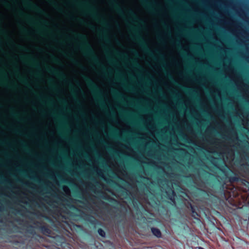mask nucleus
Wrapping results in <instances>:
<instances>
[{
    "mask_svg": "<svg viewBox=\"0 0 249 249\" xmlns=\"http://www.w3.org/2000/svg\"><path fill=\"white\" fill-rule=\"evenodd\" d=\"M107 148L109 152L114 153L115 155L117 156L119 155V153L116 151L113 150L110 147L107 146Z\"/></svg>",
    "mask_w": 249,
    "mask_h": 249,
    "instance_id": "23",
    "label": "nucleus"
},
{
    "mask_svg": "<svg viewBox=\"0 0 249 249\" xmlns=\"http://www.w3.org/2000/svg\"><path fill=\"white\" fill-rule=\"evenodd\" d=\"M98 159H99V160H101L102 161H103V159L101 157H98Z\"/></svg>",
    "mask_w": 249,
    "mask_h": 249,
    "instance_id": "46",
    "label": "nucleus"
},
{
    "mask_svg": "<svg viewBox=\"0 0 249 249\" xmlns=\"http://www.w3.org/2000/svg\"><path fill=\"white\" fill-rule=\"evenodd\" d=\"M128 89H130V90H132V89H132V88H131V87H129V88H128Z\"/></svg>",
    "mask_w": 249,
    "mask_h": 249,
    "instance_id": "53",
    "label": "nucleus"
},
{
    "mask_svg": "<svg viewBox=\"0 0 249 249\" xmlns=\"http://www.w3.org/2000/svg\"><path fill=\"white\" fill-rule=\"evenodd\" d=\"M98 234L102 237H105L106 236L105 231L101 228H99L98 229Z\"/></svg>",
    "mask_w": 249,
    "mask_h": 249,
    "instance_id": "20",
    "label": "nucleus"
},
{
    "mask_svg": "<svg viewBox=\"0 0 249 249\" xmlns=\"http://www.w3.org/2000/svg\"><path fill=\"white\" fill-rule=\"evenodd\" d=\"M233 173V175H229L228 174L226 175V178H228L229 179V181L231 183H234L235 182H237L239 181H241L242 183L246 185V184H249V182L247 181L245 179H241L237 174L235 173Z\"/></svg>",
    "mask_w": 249,
    "mask_h": 249,
    "instance_id": "5",
    "label": "nucleus"
},
{
    "mask_svg": "<svg viewBox=\"0 0 249 249\" xmlns=\"http://www.w3.org/2000/svg\"><path fill=\"white\" fill-rule=\"evenodd\" d=\"M103 198H104L106 200H108L110 201H111V200L114 201H116V200L115 199L111 198L110 196H107V195L103 196Z\"/></svg>",
    "mask_w": 249,
    "mask_h": 249,
    "instance_id": "24",
    "label": "nucleus"
},
{
    "mask_svg": "<svg viewBox=\"0 0 249 249\" xmlns=\"http://www.w3.org/2000/svg\"><path fill=\"white\" fill-rule=\"evenodd\" d=\"M61 102L63 103H65V102L64 100L61 101Z\"/></svg>",
    "mask_w": 249,
    "mask_h": 249,
    "instance_id": "56",
    "label": "nucleus"
},
{
    "mask_svg": "<svg viewBox=\"0 0 249 249\" xmlns=\"http://www.w3.org/2000/svg\"><path fill=\"white\" fill-rule=\"evenodd\" d=\"M101 142L103 143V144H106L105 142L104 141H101Z\"/></svg>",
    "mask_w": 249,
    "mask_h": 249,
    "instance_id": "48",
    "label": "nucleus"
},
{
    "mask_svg": "<svg viewBox=\"0 0 249 249\" xmlns=\"http://www.w3.org/2000/svg\"><path fill=\"white\" fill-rule=\"evenodd\" d=\"M64 55L65 56H67V53H64Z\"/></svg>",
    "mask_w": 249,
    "mask_h": 249,
    "instance_id": "55",
    "label": "nucleus"
},
{
    "mask_svg": "<svg viewBox=\"0 0 249 249\" xmlns=\"http://www.w3.org/2000/svg\"><path fill=\"white\" fill-rule=\"evenodd\" d=\"M52 87L53 89H55V87L54 85H53Z\"/></svg>",
    "mask_w": 249,
    "mask_h": 249,
    "instance_id": "51",
    "label": "nucleus"
},
{
    "mask_svg": "<svg viewBox=\"0 0 249 249\" xmlns=\"http://www.w3.org/2000/svg\"><path fill=\"white\" fill-rule=\"evenodd\" d=\"M174 82L176 84L177 83V82H176L175 81H174Z\"/></svg>",
    "mask_w": 249,
    "mask_h": 249,
    "instance_id": "60",
    "label": "nucleus"
},
{
    "mask_svg": "<svg viewBox=\"0 0 249 249\" xmlns=\"http://www.w3.org/2000/svg\"><path fill=\"white\" fill-rule=\"evenodd\" d=\"M48 100L47 103L48 104H51L52 103V100H50L49 98H47Z\"/></svg>",
    "mask_w": 249,
    "mask_h": 249,
    "instance_id": "39",
    "label": "nucleus"
},
{
    "mask_svg": "<svg viewBox=\"0 0 249 249\" xmlns=\"http://www.w3.org/2000/svg\"><path fill=\"white\" fill-rule=\"evenodd\" d=\"M133 52L136 55H138V53L135 51H133Z\"/></svg>",
    "mask_w": 249,
    "mask_h": 249,
    "instance_id": "47",
    "label": "nucleus"
},
{
    "mask_svg": "<svg viewBox=\"0 0 249 249\" xmlns=\"http://www.w3.org/2000/svg\"><path fill=\"white\" fill-rule=\"evenodd\" d=\"M98 31L100 33L101 36L102 38H105L107 41V36L106 35V32L104 30H99Z\"/></svg>",
    "mask_w": 249,
    "mask_h": 249,
    "instance_id": "19",
    "label": "nucleus"
},
{
    "mask_svg": "<svg viewBox=\"0 0 249 249\" xmlns=\"http://www.w3.org/2000/svg\"><path fill=\"white\" fill-rule=\"evenodd\" d=\"M19 79L21 83L25 84H27V79L26 78L22 77H20L19 78Z\"/></svg>",
    "mask_w": 249,
    "mask_h": 249,
    "instance_id": "26",
    "label": "nucleus"
},
{
    "mask_svg": "<svg viewBox=\"0 0 249 249\" xmlns=\"http://www.w3.org/2000/svg\"><path fill=\"white\" fill-rule=\"evenodd\" d=\"M52 59L53 61L56 64H59L60 63L59 60L54 56H52Z\"/></svg>",
    "mask_w": 249,
    "mask_h": 249,
    "instance_id": "25",
    "label": "nucleus"
},
{
    "mask_svg": "<svg viewBox=\"0 0 249 249\" xmlns=\"http://www.w3.org/2000/svg\"><path fill=\"white\" fill-rule=\"evenodd\" d=\"M151 231L153 234L157 238H160L161 237V232L159 229L152 227L151 228Z\"/></svg>",
    "mask_w": 249,
    "mask_h": 249,
    "instance_id": "14",
    "label": "nucleus"
},
{
    "mask_svg": "<svg viewBox=\"0 0 249 249\" xmlns=\"http://www.w3.org/2000/svg\"><path fill=\"white\" fill-rule=\"evenodd\" d=\"M110 181H111V182H112V183H115V184L117 186H118L119 188H121V189H124V188L123 186H122L120 185L119 184H117V183H115V182H114L113 180H110Z\"/></svg>",
    "mask_w": 249,
    "mask_h": 249,
    "instance_id": "32",
    "label": "nucleus"
},
{
    "mask_svg": "<svg viewBox=\"0 0 249 249\" xmlns=\"http://www.w3.org/2000/svg\"><path fill=\"white\" fill-rule=\"evenodd\" d=\"M132 31L134 34L132 35V38L134 40H136L143 48V50L146 52L149 55H152V53L151 51L147 47L145 41L143 38L139 36L136 32V30L134 28H132Z\"/></svg>",
    "mask_w": 249,
    "mask_h": 249,
    "instance_id": "2",
    "label": "nucleus"
},
{
    "mask_svg": "<svg viewBox=\"0 0 249 249\" xmlns=\"http://www.w3.org/2000/svg\"><path fill=\"white\" fill-rule=\"evenodd\" d=\"M43 23L44 24H47V22H45V21H43Z\"/></svg>",
    "mask_w": 249,
    "mask_h": 249,
    "instance_id": "54",
    "label": "nucleus"
},
{
    "mask_svg": "<svg viewBox=\"0 0 249 249\" xmlns=\"http://www.w3.org/2000/svg\"><path fill=\"white\" fill-rule=\"evenodd\" d=\"M1 33L2 34H5V31H4L3 30H2V31H1Z\"/></svg>",
    "mask_w": 249,
    "mask_h": 249,
    "instance_id": "50",
    "label": "nucleus"
},
{
    "mask_svg": "<svg viewBox=\"0 0 249 249\" xmlns=\"http://www.w3.org/2000/svg\"><path fill=\"white\" fill-rule=\"evenodd\" d=\"M134 66L136 67H138V68H140V66L139 65L136 63V62H135L134 64H133Z\"/></svg>",
    "mask_w": 249,
    "mask_h": 249,
    "instance_id": "37",
    "label": "nucleus"
},
{
    "mask_svg": "<svg viewBox=\"0 0 249 249\" xmlns=\"http://www.w3.org/2000/svg\"><path fill=\"white\" fill-rule=\"evenodd\" d=\"M159 55H160V57L161 59H163V56L162 54H161V53H160V54H159Z\"/></svg>",
    "mask_w": 249,
    "mask_h": 249,
    "instance_id": "43",
    "label": "nucleus"
},
{
    "mask_svg": "<svg viewBox=\"0 0 249 249\" xmlns=\"http://www.w3.org/2000/svg\"><path fill=\"white\" fill-rule=\"evenodd\" d=\"M18 47L21 50H23V51H27V50L26 49V48L22 46H21V45H18Z\"/></svg>",
    "mask_w": 249,
    "mask_h": 249,
    "instance_id": "31",
    "label": "nucleus"
},
{
    "mask_svg": "<svg viewBox=\"0 0 249 249\" xmlns=\"http://www.w3.org/2000/svg\"><path fill=\"white\" fill-rule=\"evenodd\" d=\"M100 22L101 24L105 27H108V23L105 20L104 18H102V19L100 20Z\"/></svg>",
    "mask_w": 249,
    "mask_h": 249,
    "instance_id": "22",
    "label": "nucleus"
},
{
    "mask_svg": "<svg viewBox=\"0 0 249 249\" xmlns=\"http://www.w3.org/2000/svg\"><path fill=\"white\" fill-rule=\"evenodd\" d=\"M53 4L54 5V7H55V8L56 9H57L59 12H61L62 11V9L61 8H60L56 3H53Z\"/></svg>",
    "mask_w": 249,
    "mask_h": 249,
    "instance_id": "27",
    "label": "nucleus"
},
{
    "mask_svg": "<svg viewBox=\"0 0 249 249\" xmlns=\"http://www.w3.org/2000/svg\"><path fill=\"white\" fill-rule=\"evenodd\" d=\"M175 44H178V42H175Z\"/></svg>",
    "mask_w": 249,
    "mask_h": 249,
    "instance_id": "58",
    "label": "nucleus"
},
{
    "mask_svg": "<svg viewBox=\"0 0 249 249\" xmlns=\"http://www.w3.org/2000/svg\"><path fill=\"white\" fill-rule=\"evenodd\" d=\"M23 32L24 33H25V34H28L29 33L28 31L27 30L25 29H23Z\"/></svg>",
    "mask_w": 249,
    "mask_h": 249,
    "instance_id": "38",
    "label": "nucleus"
},
{
    "mask_svg": "<svg viewBox=\"0 0 249 249\" xmlns=\"http://www.w3.org/2000/svg\"><path fill=\"white\" fill-rule=\"evenodd\" d=\"M36 225V228L39 229L41 232L45 235H49L51 233V230L49 228L48 226L45 225H42V223L40 222H36L34 223Z\"/></svg>",
    "mask_w": 249,
    "mask_h": 249,
    "instance_id": "6",
    "label": "nucleus"
},
{
    "mask_svg": "<svg viewBox=\"0 0 249 249\" xmlns=\"http://www.w3.org/2000/svg\"><path fill=\"white\" fill-rule=\"evenodd\" d=\"M16 86L15 85H13L12 86H9V87L10 88H15Z\"/></svg>",
    "mask_w": 249,
    "mask_h": 249,
    "instance_id": "42",
    "label": "nucleus"
},
{
    "mask_svg": "<svg viewBox=\"0 0 249 249\" xmlns=\"http://www.w3.org/2000/svg\"><path fill=\"white\" fill-rule=\"evenodd\" d=\"M113 92H114V94H115L118 97H123V96L121 94H120L119 92L116 91V90L113 91Z\"/></svg>",
    "mask_w": 249,
    "mask_h": 249,
    "instance_id": "29",
    "label": "nucleus"
},
{
    "mask_svg": "<svg viewBox=\"0 0 249 249\" xmlns=\"http://www.w3.org/2000/svg\"><path fill=\"white\" fill-rule=\"evenodd\" d=\"M118 178H120V179H123L122 178H120V177H118Z\"/></svg>",
    "mask_w": 249,
    "mask_h": 249,
    "instance_id": "57",
    "label": "nucleus"
},
{
    "mask_svg": "<svg viewBox=\"0 0 249 249\" xmlns=\"http://www.w3.org/2000/svg\"><path fill=\"white\" fill-rule=\"evenodd\" d=\"M23 3L28 8L32 9L41 14L45 13L37 4L32 2L30 0H22Z\"/></svg>",
    "mask_w": 249,
    "mask_h": 249,
    "instance_id": "4",
    "label": "nucleus"
},
{
    "mask_svg": "<svg viewBox=\"0 0 249 249\" xmlns=\"http://www.w3.org/2000/svg\"><path fill=\"white\" fill-rule=\"evenodd\" d=\"M2 4L3 5L9 7L10 5L8 4V3L5 1H2Z\"/></svg>",
    "mask_w": 249,
    "mask_h": 249,
    "instance_id": "33",
    "label": "nucleus"
},
{
    "mask_svg": "<svg viewBox=\"0 0 249 249\" xmlns=\"http://www.w3.org/2000/svg\"><path fill=\"white\" fill-rule=\"evenodd\" d=\"M127 13L132 19L139 23H142V20L138 18L136 14L132 10H129L127 11Z\"/></svg>",
    "mask_w": 249,
    "mask_h": 249,
    "instance_id": "13",
    "label": "nucleus"
},
{
    "mask_svg": "<svg viewBox=\"0 0 249 249\" xmlns=\"http://www.w3.org/2000/svg\"><path fill=\"white\" fill-rule=\"evenodd\" d=\"M21 58L23 60L29 62L33 66L36 68L39 67V63L32 56H22Z\"/></svg>",
    "mask_w": 249,
    "mask_h": 249,
    "instance_id": "9",
    "label": "nucleus"
},
{
    "mask_svg": "<svg viewBox=\"0 0 249 249\" xmlns=\"http://www.w3.org/2000/svg\"><path fill=\"white\" fill-rule=\"evenodd\" d=\"M181 87L183 88V89H184L186 91H189L191 90V89H189L188 88H186V87Z\"/></svg>",
    "mask_w": 249,
    "mask_h": 249,
    "instance_id": "35",
    "label": "nucleus"
},
{
    "mask_svg": "<svg viewBox=\"0 0 249 249\" xmlns=\"http://www.w3.org/2000/svg\"><path fill=\"white\" fill-rule=\"evenodd\" d=\"M83 79L87 84L88 86L91 89L92 93L96 96L100 97L101 91L98 87L93 82V81L87 76H84Z\"/></svg>",
    "mask_w": 249,
    "mask_h": 249,
    "instance_id": "3",
    "label": "nucleus"
},
{
    "mask_svg": "<svg viewBox=\"0 0 249 249\" xmlns=\"http://www.w3.org/2000/svg\"><path fill=\"white\" fill-rule=\"evenodd\" d=\"M97 101L101 105L103 106V102L100 99H97Z\"/></svg>",
    "mask_w": 249,
    "mask_h": 249,
    "instance_id": "36",
    "label": "nucleus"
},
{
    "mask_svg": "<svg viewBox=\"0 0 249 249\" xmlns=\"http://www.w3.org/2000/svg\"><path fill=\"white\" fill-rule=\"evenodd\" d=\"M38 99H39L40 100H42V99H43V97H41V96H38Z\"/></svg>",
    "mask_w": 249,
    "mask_h": 249,
    "instance_id": "45",
    "label": "nucleus"
},
{
    "mask_svg": "<svg viewBox=\"0 0 249 249\" xmlns=\"http://www.w3.org/2000/svg\"><path fill=\"white\" fill-rule=\"evenodd\" d=\"M167 194L168 195V198L172 201H174V196L175 195V193L174 192V191L173 190H171V192H167Z\"/></svg>",
    "mask_w": 249,
    "mask_h": 249,
    "instance_id": "15",
    "label": "nucleus"
},
{
    "mask_svg": "<svg viewBox=\"0 0 249 249\" xmlns=\"http://www.w3.org/2000/svg\"><path fill=\"white\" fill-rule=\"evenodd\" d=\"M20 143H21V146L24 148L26 150H28V149L27 148V146H26V145L24 143V142L22 141H20Z\"/></svg>",
    "mask_w": 249,
    "mask_h": 249,
    "instance_id": "28",
    "label": "nucleus"
},
{
    "mask_svg": "<svg viewBox=\"0 0 249 249\" xmlns=\"http://www.w3.org/2000/svg\"><path fill=\"white\" fill-rule=\"evenodd\" d=\"M87 8L88 9V12L95 19H98L99 17L95 8L90 5H87Z\"/></svg>",
    "mask_w": 249,
    "mask_h": 249,
    "instance_id": "10",
    "label": "nucleus"
},
{
    "mask_svg": "<svg viewBox=\"0 0 249 249\" xmlns=\"http://www.w3.org/2000/svg\"><path fill=\"white\" fill-rule=\"evenodd\" d=\"M74 35L77 39L81 41L79 48L86 55L89 56L91 60L99 66H100L104 71L105 70L104 67L99 62L94 51L88 41L87 36L81 34H74Z\"/></svg>",
    "mask_w": 249,
    "mask_h": 249,
    "instance_id": "1",
    "label": "nucleus"
},
{
    "mask_svg": "<svg viewBox=\"0 0 249 249\" xmlns=\"http://www.w3.org/2000/svg\"><path fill=\"white\" fill-rule=\"evenodd\" d=\"M1 107V104H0V107Z\"/></svg>",
    "mask_w": 249,
    "mask_h": 249,
    "instance_id": "61",
    "label": "nucleus"
},
{
    "mask_svg": "<svg viewBox=\"0 0 249 249\" xmlns=\"http://www.w3.org/2000/svg\"><path fill=\"white\" fill-rule=\"evenodd\" d=\"M7 143H8L7 142L0 140V144H7Z\"/></svg>",
    "mask_w": 249,
    "mask_h": 249,
    "instance_id": "34",
    "label": "nucleus"
},
{
    "mask_svg": "<svg viewBox=\"0 0 249 249\" xmlns=\"http://www.w3.org/2000/svg\"><path fill=\"white\" fill-rule=\"evenodd\" d=\"M80 66L81 67V68L84 69V67L83 66H82L81 65H80Z\"/></svg>",
    "mask_w": 249,
    "mask_h": 249,
    "instance_id": "52",
    "label": "nucleus"
},
{
    "mask_svg": "<svg viewBox=\"0 0 249 249\" xmlns=\"http://www.w3.org/2000/svg\"><path fill=\"white\" fill-rule=\"evenodd\" d=\"M142 4L149 11H152V9L151 8L149 3L145 0H141Z\"/></svg>",
    "mask_w": 249,
    "mask_h": 249,
    "instance_id": "16",
    "label": "nucleus"
},
{
    "mask_svg": "<svg viewBox=\"0 0 249 249\" xmlns=\"http://www.w3.org/2000/svg\"><path fill=\"white\" fill-rule=\"evenodd\" d=\"M101 203L102 204H104V205H107V203H106L105 202L102 201H101Z\"/></svg>",
    "mask_w": 249,
    "mask_h": 249,
    "instance_id": "44",
    "label": "nucleus"
},
{
    "mask_svg": "<svg viewBox=\"0 0 249 249\" xmlns=\"http://www.w3.org/2000/svg\"><path fill=\"white\" fill-rule=\"evenodd\" d=\"M18 14L22 17H24L25 19L29 23L31 24H36L37 22H35V19L30 16L24 14L21 11H18Z\"/></svg>",
    "mask_w": 249,
    "mask_h": 249,
    "instance_id": "11",
    "label": "nucleus"
},
{
    "mask_svg": "<svg viewBox=\"0 0 249 249\" xmlns=\"http://www.w3.org/2000/svg\"><path fill=\"white\" fill-rule=\"evenodd\" d=\"M3 82V81L1 79H0V84L4 85V83Z\"/></svg>",
    "mask_w": 249,
    "mask_h": 249,
    "instance_id": "40",
    "label": "nucleus"
},
{
    "mask_svg": "<svg viewBox=\"0 0 249 249\" xmlns=\"http://www.w3.org/2000/svg\"><path fill=\"white\" fill-rule=\"evenodd\" d=\"M79 22L82 24H84V25H85L86 26H87L91 30H93L94 29V27L92 25H91L90 24H87V23H86L85 21H84L83 20H81V19H79Z\"/></svg>",
    "mask_w": 249,
    "mask_h": 249,
    "instance_id": "18",
    "label": "nucleus"
},
{
    "mask_svg": "<svg viewBox=\"0 0 249 249\" xmlns=\"http://www.w3.org/2000/svg\"><path fill=\"white\" fill-rule=\"evenodd\" d=\"M69 58L74 64H75V65H79V63L78 62V61L77 60H76L75 59H74L73 58H71L70 57Z\"/></svg>",
    "mask_w": 249,
    "mask_h": 249,
    "instance_id": "30",
    "label": "nucleus"
},
{
    "mask_svg": "<svg viewBox=\"0 0 249 249\" xmlns=\"http://www.w3.org/2000/svg\"><path fill=\"white\" fill-rule=\"evenodd\" d=\"M2 178V177L0 176V178Z\"/></svg>",
    "mask_w": 249,
    "mask_h": 249,
    "instance_id": "62",
    "label": "nucleus"
},
{
    "mask_svg": "<svg viewBox=\"0 0 249 249\" xmlns=\"http://www.w3.org/2000/svg\"><path fill=\"white\" fill-rule=\"evenodd\" d=\"M46 70L49 73L56 75L60 79H64L65 78V76L63 72L53 67L47 66H46Z\"/></svg>",
    "mask_w": 249,
    "mask_h": 249,
    "instance_id": "7",
    "label": "nucleus"
},
{
    "mask_svg": "<svg viewBox=\"0 0 249 249\" xmlns=\"http://www.w3.org/2000/svg\"><path fill=\"white\" fill-rule=\"evenodd\" d=\"M191 212L193 214V216H199L198 213L196 212V209L194 206H193L192 204H190Z\"/></svg>",
    "mask_w": 249,
    "mask_h": 249,
    "instance_id": "17",
    "label": "nucleus"
},
{
    "mask_svg": "<svg viewBox=\"0 0 249 249\" xmlns=\"http://www.w3.org/2000/svg\"><path fill=\"white\" fill-rule=\"evenodd\" d=\"M110 5L120 15L124 16V11L116 0H108Z\"/></svg>",
    "mask_w": 249,
    "mask_h": 249,
    "instance_id": "8",
    "label": "nucleus"
},
{
    "mask_svg": "<svg viewBox=\"0 0 249 249\" xmlns=\"http://www.w3.org/2000/svg\"><path fill=\"white\" fill-rule=\"evenodd\" d=\"M198 249H204L203 248L199 247L198 248Z\"/></svg>",
    "mask_w": 249,
    "mask_h": 249,
    "instance_id": "49",
    "label": "nucleus"
},
{
    "mask_svg": "<svg viewBox=\"0 0 249 249\" xmlns=\"http://www.w3.org/2000/svg\"><path fill=\"white\" fill-rule=\"evenodd\" d=\"M85 216V218L84 219L87 221L89 222L91 225H93L96 224V220L95 218L91 215L83 213Z\"/></svg>",
    "mask_w": 249,
    "mask_h": 249,
    "instance_id": "12",
    "label": "nucleus"
},
{
    "mask_svg": "<svg viewBox=\"0 0 249 249\" xmlns=\"http://www.w3.org/2000/svg\"><path fill=\"white\" fill-rule=\"evenodd\" d=\"M15 132H18V131L17 130H15Z\"/></svg>",
    "mask_w": 249,
    "mask_h": 249,
    "instance_id": "59",
    "label": "nucleus"
},
{
    "mask_svg": "<svg viewBox=\"0 0 249 249\" xmlns=\"http://www.w3.org/2000/svg\"><path fill=\"white\" fill-rule=\"evenodd\" d=\"M112 131L114 133H116L117 132V130L116 129H115V128H112Z\"/></svg>",
    "mask_w": 249,
    "mask_h": 249,
    "instance_id": "41",
    "label": "nucleus"
},
{
    "mask_svg": "<svg viewBox=\"0 0 249 249\" xmlns=\"http://www.w3.org/2000/svg\"><path fill=\"white\" fill-rule=\"evenodd\" d=\"M10 114L12 116L17 118L19 116L18 113L15 112L13 108H11Z\"/></svg>",
    "mask_w": 249,
    "mask_h": 249,
    "instance_id": "21",
    "label": "nucleus"
}]
</instances>
